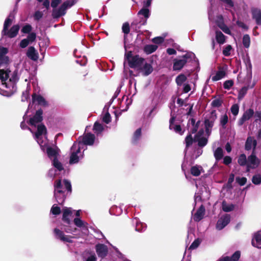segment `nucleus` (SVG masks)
Segmentation results:
<instances>
[{"instance_id": "1", "label": "nucleus", "mask_w": 261, "mask_h": 261, "mask_svg": "<svg viewBox=\"0 0 261 261\" xmlns=\"http://www.w3.org/2000/svg\"><path fill=\"white\" fill-rule=\"evenodd\" d=\"M42 111L40 109L36 111L35 115L29 120V124L33 127H37V132L35 134L34 139L39 144L43 151L46 150L48 158L52 160L53 166L59 171L63 169L62 164L58 160L59 155L58 149L47 145L46 138V129L45 126L41 123L42 120Z\"/></svg>"}, {"instance_id": "2", "label": "nucleus", "mask_w": 261, "mask_h": 261, "mask_svg": "<svg viewBox=\"0 0 261 261\" xmlns=\"http://www.w3.org/2000/svg\"><path fill=\"white\" fill-rule=\"evenodd\" d=\"M54 188V196L57 202L59 204H63L65 199V192H71L70 182L67 179H64L63 182L61 180H58L55 182Z\"/></svg>"}, {"instance_id": "3", "label": "nucleus", "mask_w": 261, "mask_h": 261, "mask_svg": "<svg viewBox=\"0 0 261 261\" xmlns=\"http://www.w3.org/2000/svg\"><path fill=\"white\" fill-rule=\"evenodd\" d=\"M204 136V131L203 129L199 130L198 133L195 135L194 139L193 140L191 134L187 136L185 139L186 147L185 150V154H189L190 151L189 149L192 145L193 141L198 142L199 147H202L205 146L207 143V139Z\"/></svg>"}, {"instance_id": "4", "label": "nucleus", "mask_w": 261, "mask_h": 261, "mask_svg": "<svg viewBox=\"0 0 261 261\" xmlns=\"http://www.w3.org/2000/svg\"><path fill=\"white\" fill-rule=\"evenodd\" d=\"M63 230L67 233H72L73 235H75L77 229L76 228H71V227L66 228L64 226L59 228H56L54 230V233L55 238L57 239L60 240L64 242H72L71 237L65 235Z\"/></svg>"}, {"instance_id": "5", "label": "nucleus", "mask_w": 261, "mask_h": 261, "mask_svg": "<svg viewBox=\"0 0 261 261\" xmlns=\"http://www.w3.org/2000/svg\"><path fill=\"white\" fill-rule=\"evenodd\" d=\"M83 144L74 142L70 148L69 164H73L79 162L84 156Z\"/></svg>"}, {"instance_id": "6", "label": "nucleus", "mask_w": 261, "mask_h": 261, "mask_svg": "<svg viewBox=\"0 0 261 261\" xmlns=\"http://www.w3.org/2000/svg\"><path fill=\"white\" fill-rule=\"evenodd\" d=\"M195 55L192 53L185 54L180 59H175L173 60V69L174 71L181 70L188 62L189 58L194 57Z\"/></svg>"}, {"instance_id": "7", "label": "nucleus", "mask_w": 261, "mask_h": 261, "mask_svg": "<svg viewBox=\"0 0 261 261\" xmlns=\"http://www.w3.org/2000/svg\"><path fill=\"white\" fill-rule=\"evenodd\" d=\"M73 2L66 1L59 9L54 8L52 16L54 18H58L65 14L66 9L74 5Z\"/></svg>"}, {"instance_id": "8", "label": "nucleus", "mask_w": 261, "mask_h": 261, "mask_svg": "<svg viewBox=\"0 0 261 261\" xmlns=\"http://www.w3.org/2000/svg\"><path fill=\"white\" fill-rule=\"evenodd\" d=\"M73 2L66 1L59 9L54 8L52 16L54 18H58L65 14L66 9L74 5Z\"/></svg>"}, {"instance_id": "9", "label": "nucleus", "mask_w": 261, "mask_h": 261, "mask_svg": "<svg viewBox=\"0 0 261 261\" xmlns=\"http://www.w3.org/2000/svg\"><path fill=\"white\" fill-rule=\"evenodd\" d=\"M95 140L94 135L91 133H87L85 134L83 137L79 139L78 144H83V150L86 149V145H92Z\"/></svg>"}, {"instance_id": "10", "label": "nucleus", "mask_w": 261, "mask_h": 261, "mask_svg": "<svg viewBox=\"0 0 261 261\" xmlns=\"http://www.w3.org/2000/svg\"><path fill=\"white\" fill-rule=\"evenodd\" d=\"M260 164V160L255 154L254 151L248 156L247 158V167L246 171L249 172L251 169H255L257 168Z\"/></svg>"}, {"instance_id": "11", "label": "nucleus", "mask_w": 261, "mask_h": 261, "mask_svg": "<svg viewBox=\"0 0 261 261\" xmlns=\"http://www.w3.org/2000/svg\"><path fill=\"white\" fill-rule=\"evenodd\" d=\"M73 212L70 207H65L62 210L63 217L62 220L68 224H70L73 217Z\"/></svg>"}, {"instance_id": "12", "label": "nucleus", "mask_w": 261, "mask_h": 261, "mask_svg": "<svg viewBox=\"0 0 261 261\" xmlns=\"http://www.w3.org/2000/svg\"><path fill=\"white\" fill-rule=\"evenodd\" d=\"M230 217L228 214H225L222 216L218 220L216 224V228L218 230H221L224 228L230 222Z\"/></svg>"}, {"instance_id": "13", "label": "nucleus", "mask_w": 261, "mask_h": 261, "mask_svg": "<svg viewBox=\"0 0 261 261\" xmlns=\"http://www.w3.org/2000/svg\"><path fill=\"white\" fill-rule=\"evenodd\" d=\"M144 63V59L143 58L139 56H135L129 61L128 64L131 68H141Z\"/></svg>"}, {"instance_id": "14", "label": "nucleus", "mask_w": 261, "mask_h": 261, "mask_svg": "<svg viewBox=\"0 0 261 261\" xmlns=\"http://www.w3.org/2000/svg\"><path fill=\"white\" fill-rule=\"evenodd\" d=\"M217 119V114L215 110L212 111L208 118L205 119L204 123L206 131L208 133L210 128H211L213 125L215 121Z\"/></svg>"}, {"instance_id": "15", "label": "nucleus", "mask_w": 261, "mask_h": 261, "mask_svg": "<svg viewBox=\"0 0 261 261\" xmlns=\"http://www.w3.org/2000/svg\"><path fill=\"white\" fill-rule=\"evenodd\" d=\"M36 38V34L34 32L30 33L27 38L22 39L20 43L19 46L22 48H25L30 43L35 41Z\"/></svg>"}, {"instance_id": "16", "label": "nucleus", "mask_w": 261, "mask_h": 261, "mask_svg": "<svg viewBox=\"0 0 261 261\" xmlns=\"http://www.w3.org/2000/svg\"><path fill=\"white\" fill-rule=\"evenodd\" d=\"M95 250L97 255L101 258L107 256L108 252L107 246L103 244H98L95 246Z\"/></svg>"}, {"instance_id": "17", "label": "nucleus", "mask_w": 261, "mask_h": 261, "mask_svg": "<svg viewBox=\"0 0 261 261\" xmlns=\"http://www.w3.org/2000/svg\"><path fill=\"white\" fill-rule=\"evenodd\" d=\"M254 114L255 113L253 109H249L247 110L238 121V125L240 126L242 125L246 121L250 119Z\"/></svg>"}, {"instance_id": "18", "label": "nucleus", "mask_w": 261, "mask_h": 261, "mask_svg": "<svg viewBox=\"0 0 261 261\" xmlns=\"http://www.w3.org/2000/svg\"><path fill=\"white\" fill-rule=\"evenodd\" d=\"M152 102L153 103V108L150 109L148 112V110H146L145 111V115H146V117L147 118H152L154 115L155 114V113H154V112L155 111L157 106L158 103L160 102V97L158 96H155L152 100Z\"/></svg>"}, {"instance_id": "19", "label": "nucleus", "mask_w": 261, "mask_h": 261, "mask_svg": "<svg viewBox=\"0 0 261 261\" xmlns=\"http://www.w3.org/2000/svg\"><path fill=\"white\" fill-rule=\"evenodd\" d=\"M19 29L20 27L18 24L14 25L9 30L8 29L6 32H3L2 33L3 35H6L9 38H14L18 34Z\"/></svg>"}, {"instance_id": "20", "label": "nucleus", "mask_w": 261, "mask_h": 261, "mask_svg": "<svg viewBox=\"0 0 261 261\" xmlns=\"http://www.w3.org/2000/svg\"><path fill=\"white\" fill-rule=\"evenodd\" d=\"M253 18L255 20L256 24L261 25V10L256 8L251 9Z\"/></svg>"}, {"instance_id": "21", "label": "nucleus", "mask_w": 261, "mask_h": 261, "mask_svg": "<svg viewBox=\"0 0 261 261\" xmlns=\"http://www.w3.org/2000/svg\"><path fill=\"white\" fill-rule=\"evenodd\" d=\"M27 55L29 58L34 61H37L39 58L38 53L33 46L29 47Z\"/></svg>"}, {"instance_id": "22", "label": "nucleus", "mask_w": 261, "mask_h": 261, "mask_svg": "<svg viewBox=\"0 0 261 261\" xmlns=\"http://www.w3.org/2000/svg\"><path fill=\"white\" fill-rule=\"evenodd\" d=\"M174 117L171 116V117L170 119L169 128L171 130H173L176 133H178L180 135H182L183 134V132H182L180 126L179 125L175 124L174 123Z\"/></svg>"}, {"instance_id": "23", "label": "nucleus", "mask_w": 261, "mask_h": 261, "mask_svg": "<svg viewBox=\"0 0 261 261\" xmlns=\"http://www.w3.org/2000/svg\"><path fill=\"white\" fill-rule=\"evenodd\" d=\"M257 144L256 141L254 139L253 137H248L247 139L246 143H245V149L247 150H250L252 148H253V151H254V150L256 148Z\"/></svg>"}, {"instance_id": "24", "label": "nucleus", "mask_w": 261, "mask_h": 261, "mask_svg": "<svg viewBox=\"0 0 261 261\" xmlns=\"http://www.w3.org/2000/svg\"><path fill=\"white\" fill-rule=\"evenodd\" d=\"M204 214L205 208L203 205L201 204L193 216L194 220L197 222L200 221L203 218Z\"/></svg>"}, {"instance_id": "25", "label": "nucleus", "mask_w": 261, "mask_h": 261, "mask_svg": "<svg viewBox=\"0 0 261 261\" xmlns=\"http://www.w3.org/2000/svg\"><path fill=\"white\" fill-rule=\"evenodd\" d=\"M8 49L6 48H2L0 50V65L7 64L9 62V58L6 56Z\"/></svg>"}, {"instance_id": "26", "label": "nucleus", "mask_w": 261, "mask_h": 261, "mask_svg": "<svg viewBox=\"0 0 261 261\" xmlns=\"http://www.w3.org/2000/svg\"><path fill=\"white\" fill-rule=\"evenodd\" d=\"M133 223L135 224V229L138 232H143L146 230V224L141 222L138 219L135 218Z\"/></svg>"}, {"instance_id": "27", "label": "nucleus", "mask_w": 261, "mask_h": 261, "mask_svg": "<svg viewBox=\"0 0 261 261\" xmlns=\"http://www.w3.org/2000/svg\"><path fill=\"white\" fill-rule=\"evenodd\" d=\"M32 101L33 102H37L41 106H44L47 105V102L42 96L36 94L32 96Z\"/></svg>"}, {"instance_id": "28", "label": "nucleus", "mask_w": 261, "mask_h": 261, "mask_svg": "<svg viewBox=\"0 0 261 261\" xmlns=\"http://www.w3.org/2000/svg\"><path fill=\"white\" fill-rule=\"evenodd\" d=\"M252 245L257 248H261V230L255 234L252 242Z\"/></svg>"}, {"instance_id": "29", "label": "nucleus", "mask_w": 261, "mask_h": 261, "mask_svg": "<svg viewBox=\"0 0 261 261\" xmlns=\"http://www.w3.org/2000/svg\"><path fill=\"white\" fill-rule=\"evenodd\" d=\"M138 15L140 17L141 16H144L145 20L142 23V24H144L146 22L147 19L150 16V11L148 8H143L138 12Z\"/></svg>"}, {"instance_id": "30", "label": "nucleus", "mask_w": 261, "mask_h": 261, "mask_svg": "<svg viewBox=\"0 0 261 261\" xmlns=\"http://www.w3.org/2000/svg\"><path fill=\"white\" fill-rule=\"evenodd\" d=\"M74 224L78 227L82 229H87V223L82 220L79 218H75L73 220Z\"/></svg>"}, {"instance_id": "31", "label": "nucleus", "mask_w": 261, "mask_h": 261, "mask_svg": "<svg viewBox=\"0 0 261 261\" xmlns=\"http://www.w3.org/2000/svg\"><path fill=\"white\" fill-rule=\"evenodd\" d=\"M225 75V71L223 69H220L215 75L212 77V80L213 81H218L223 78Z\"/></svg>"}, {"instance_id": "32", "label": "nucleus", "mask_w": 261, "mask_h": 261, "mask_svg": "<svg viewBox=\"0 0 261 261\" xmlns=\"http://www.w3.org/2000/svg\"><path fill=\"white\" fill-rule=\"evenodd\" d=\"M128 98L127 96H123L122 99L120 102V108L122 109V111H126L128 109L129 105L131 103V101L128 102Z\"/></svg>"}, {"instance_id": "33", "label": "nucleus", "mask_w": 261, "mask_h": 261, "mask_svg": "<svg viewBox=\"0 0 261 261\" xmlns=\"http://www.w3.org/2000/svg\"><path fill=\"white\" fill-rule=\"evenodd\" d=\"M158 47V45L155 44H148L144 46V51L146 54L149 55L154 52Z\"/></svg>"}, {"instance_id": "34", "label": "nucleus", "mask_w": 261, "mask_h": 261, "mask_svg": "<svg viewBox=\"0 0 261 261\" xmlns=\"http://www.w3.org/2000/svg\"><path fill=\"white\" fill-rule=\"evenodd\" d=\"M216 40L218 43L223 44L225 42V36L220 31H216Z\"/></svg>"}, {"instance_id": "35", "label": "nucleus", "mask_w": 261, "mask_h": 261, "mask_svg": "<svg viewBox=\"0 0 261 261\" xmlns=\"http://www.w3.org/2000/svg\"><path fill=\"white\" fill-rule=\"evenodd\" d=\"M202 170V168L201 166L195 165L191 167V173L193 176H198L200 174Z\"/></svg>"}, {"instance_id": "36", "label": "nucleus", "mask_w": 261, "mask_h": 261, "mask_svg": "<svg viewBox=\"0 0 261 261\" xmlns=\"http://www.w3.org/2000/svg\"><path fill=\"white\" fill-rule=\"evenodd\" d=\"M142 71L144 72V75H148L152 71V67L150 64L144 63L142 66Z\"/></svg>"}, {"instance_id": "37", "label": "nucleus", "mask_w": 261, "mask_h": 261, "mask_svg": "<svg viewBox=\"0 0 261 261\" xmlns=\"http://www.w3.org/2000/svg\"><path fill=\"white\" fill-rule=\"evenodd\" d=\"M234 206L232 204H228L225 201H223L222 203V208L225 212H231L233 210Z\"/></svg>"}, {"instance_id": "38", "label": "nucleus", "mask_w": 261, "mask_h": 261, "mask_svg": "<svg viewBox=\"0 0 261 261\" xmlns=\"http://www.w3.org/2000/svg\"><path fill=\"white\" fill-rule=\"evenodd\" d=\"M214 156L217 161L220 160L223 156V151L221 147H218L214 151Z\"/></svg>"}, {"instance_id": "39", "label": "nucleus", "mask_w": 261, "mask_h": 261, "mask_svg": "<svg viewBox=\"0 0 261 261\" xmlns=\"http://www.w3.org/2000/svg\"><path fill=\"white\" fill-rule=\"evenodd\" d=\"M238 162L241 166L247 167V159L245 154H241L238 158Z\"/></svg>"}, {"instance_id": "40", "label": "nucleus", "mask_w": 261, "mask_h": 261, "mask_svg": "<svg viewBox=\"0 0 261 261\" xmlns=\"http://www.w3.org/2000/svg\"><path fill=\"white\" fill-rule=\"evenodd\" d=\"M103 130V125L98 122H95L93 126V130L97 135L100 134Z\"/></svg>"}, {"instance_id": "41", "label": "nucleus", "mask_w": 261, "mask_h": 261, "mask_svg": "<svg viewBox=\"0 0 261 261\" xmlns=\"http://www.w3.org/2000/svg\"><path fill=\"white\" fill-rule=\"evenodd\" d=\"M191 124L192 125V127L190 128V132L192 134H194L196 132L198 128V123L199 121L197 122L195 124V121L194 119H191L190 120Z\"/></svg>"}, {"instance_id": "42", "label": "nucleus", "mask_w": 261, "mask_h": 261, "mask_svg": "<svg viewBox=\"0 0 261 261\" xmlns=\"http://www.w3.org/2000/svg\"><path fill=\"white\" fill-rule=\"evenodd\" d=\"M228 118L226 114L221 115L220 118V124L223 128H225V125L228 122Z\"/></svg>"}, {"instance_id": "43", "label": "nucleus", "mask_w": 261, "mask_h": 261, "mask_svg": "<svg viewBox=\"0 0 261 261\" xmlns=\"http://www.w3.org/2000/svg\"><path fill=\"white\" fill-rule=\"evenodd\" d=\"M187 80L185 75L181 74L177 76L176 78V83L178 86H181L184 82Z\"/></svg>"}, {"instance_id": "44", "label": "nucleus", "mask_w": 261, "mask_h": 261, "mask_svg": "<svg viewBox=\"0 0 261 261\" xmlns=\"http://www.w3.org/2000/svg\"><path fill=\"white\" fill-rule=\"evenodd\" d=\"M141 136V129L140 128L137 129L134 133L133 142L134 143H136L138 140L140 138Z\"/></svg>"}, {"instance_id": "45", "label": "nucleus", "mask_w": 261, "mask_h": 261, "mask_svg": "<svg viewBox=\"0 0 261 261\" xmlns=\"http://www.w3.org/2000/svg\"><path fill=\"white\" fill-rule=\"evenodd\" d=\"M54 168L50 169L48 171V176L51 178H53L56 176V175L59 174V172L62 171L64 170V169L62 170L59 171L57 168H55L54 166Z\"/></svg>"}, {"instance_id": "46", "label": "nucleus", "mask_w": 261, "mask_h": 261, "mask_svg": "<svg viewBox=\"0 0 261 261\" xmlns=\"http://www.w3.org/2000/svg\"><path fill=\"white\" fill-rule=\"evenodd\" d=\"M250 38L248 35H244L243 38V44L245 47L248 48L250 46Z\"/></svg>"}, {"instance_id": "47", "label": "nucleus", "mask_w": 261, "mask_h": 261, "mask_svg": "<svg viewBox=\"0 0 261 261\" xmlns=\"http://www.w3.org/2000/svg\"><path fill=\"white\" fill-rule=\"evenodd\" d=\"M12 22V20L10 17H8L5 21L4 24V28L2 31L3 32H6L7 30L8 29L9 27L11 24Z\"/></svg>"}, {"instance_id": "48", "label": "nucleus", "mask_w": 261, "mask_h": 261, "mask_svg": "<svg viewBox=\"0 0 261 261\" xmlns=\"http://www.w3.org/2000/svg\"><path fill=\"white\" fill-rule=\"evenodd\" d=\"M84 261H97L96 255L93 252H91L87 257H84Z\"/></svg>"}, {"instance_id": "49", "label": "nucleus", "mask_w": 261, "mask_h": 261, "mask_svg": "<svg viewBox=\"0 0 261 261\" xmlns=\"http://www.w3.org/2000/svg\"><path fill=\"white\" fill-rule=\"evenodd\" d=\"M221 2H222L226 7V9L228 8H232L234 6L233 2L232 0H220Z\"/></svg>"}, {"instance_id": "50", "label": "nucleus", "mask_w": 261, "mask_h": 261, "mask_svg": "<svg viewBox=\"0 0 261 261\" xmlns=\"http://www.w3.org/2000/svg\"><path fill=\"white\" fill-rule=\"evenodd\" d=\"M222 103V101L220 98H216L212 101L211 105L213 107L219 108L221 106Z\"/></svg>"}, {"instance_id": "51", "label": "nucleus", "mask_w": 261, "mask_h": 261, "mask_svg": "<svg viewBox=\"0 0 261 261\" xmlns=\"http://www.w3.org/2000/svg\"><path fill=\"white\" fill-rule=\"evenodd\" d=\"M252 182L255 185H259L261 184V175L256 174L254 175L252 179Z\"/></svg>"}, {"instance_id": "52", "label": "nucleus", "mask_w": 261, "mask_h": 261, "mask_svg": "<svg viewBox=\"0 0 261 261\" xmlns=\"http://www.w3.org/2000/svg\"><path fill=\"white\" fill-rule=\"evenodd\" d=\"M230 111H231V113L234 116H236L238 114L239 111V107L238 105H237V104L233 105L230 108Z\"/></svg>"}, {"instance_id": "53", "label": "nucleus", "mask_w": 261, "mask_h": 261, "mask_svg": "<svg viewBox=\"0 0 261 261\" xmlns=\"http://www.w3.org/2000/svg\"><path fill=\"white\" fill-rule=\"evenodd\" d=\"M32 30V26L29 24H27L22 27V28L21 29V32H22L23 33H24V34L29 33V34L30 33H31L30 32H31Z\"/></svg>"}, {"instance_id": "54", "label": "nucleus", "mask_w": 261, "mask_h": 261, "mask_svg": "<svg viewBox=\"0 0 261 261\" xmlns=\"http://www.w3.org/2000/svg\"><path fill=\"white\" fill-rule=\"evenodd\" d=\"M110 212L111 213H114L115 215H119L122 213V210L121 207H118L116 206H113L111 208Z\"/></svg>"}, {"instance_id": "55", "label": "nucleus", "mask_w": 261, "mask_h": 261, "mask_svg": "<svg viewBox=\"0 0 261 261\" xmlns=\"http://www.w3.org/2000/svg\"><path fill=\"white\" fill-rule=\"evenodd\" d=\"M50 211L53 215H59L61 213V209L59 206L54 204L52 206Z\"/></svg>"}, {"instance_id": "56", "label": "nucleus", "mask_w": 261, "mask_h": 261, "mask_svg": "<svg viewBox=\"0 0 261 261\" xmlns=\"http://www.w3.org/2000/svg\"><path fill=\"white\" fill-rule=\"evenodd\" d=\"M225 33L230 35L231 32L228 27L225 23H221L219 27Z\"/></svg>"}, {"instance_id": "57", "label": "nucleus", "mask_w": 261, "mask_h": 261, "mask_svg": "<svg viewBox=\"0 0 261 261\" xmlns=\"http://www.w3.org/2000/svg\"><path fill=\"white\" fill-rule=\"evenodd\" d=\"M122 30L124 34H128L130 31L129 23L127 22L123 23L122 25Z\"/></svg>"}, {"instance_id": "58", "label": "nucleus", "mask_w": 261, "mask_h": 261, "mask_svg": "<svg viewBox=\"0 0 261 261\" xmlns=\"http://www.w3.org/2000/svg\"><path fill=\"white\" fill-rule=\"evenodd\" d=\"M232 47L231 45H227L223 50V54L225 56H229L230 55L231 50Z\"/></svg>"}, {"instance_id": "59", "label": "nucleus", "mask_w": 261, "mask_h": 261, "mask_svg": "<svg viewBox=\"0 0 261 261\" xmlns=\"http://www.w3.org/2000/svg\"><path fill=\"white\" fill-rule=\"evenodd\" d=\"M200 243V241L199 239L195 240L190 245L189 247V249L193 250L197 248Z\"/></svg>"}, {"instance_id": "60", "label": "nucleus", "mask_w": 261, "mask_h": 261, "mask_svg": "<svg viewBox=\"0 0 261 261\" xmlns=\"http://www.w3.org/2000/svg\"><path fill=\"white\" fill-rule=\"evenodd\" d=\"M233 85V82L232 80H228L225 81L223 84V87L225 89H229Z\"/></svg>"}, {"instance_id": "61", "label": "nucleus", "mask_w": 261, "mask_h": 261, "mask_svg": "<svg viewBox=\"0 0 261 261\" xmlns=\"http://www.w3.org/2000/svg\"><path fill=\"white\" fill-rule=\"evenodd\" d=\"M240 252L239 251L235 252L230 258L231 261H238L240 257Z\"/></svg>"}, {"instance_id": "62", "label": "nucleus", "mask_w": 261, "mask_h": 261, "mask_svg": "<svg viewBox=\"0 0 261 261\" xmlns=\"http://www.w3.org/2000/svg\"><path fill=\"white\" fill-rule=\"evenodd\" d=\"M43 16V13L40 11H37L34 14V18L35 20H39Z\"/></svg>"}, {"instance_id": "63", "label": "nucleus", "mask_w": 261, "mask_h": 261, "mask_svg": "<svg viewBox=\"0 0 261 261\" xmlns=\"http://www.w3.org/2000/svg\"><path fill=\"white\" fill-rule=\"evenodd\" d=\"M236 180L240 186H244L247 182L246 177H237Z\"/></svg>"}, {"instance_id": "64", "label": "nucleus", "mask_w": 261, "mask_h": 261, "mask_svg": "<svg viewBox=\"0 0 261 261\" xmlns=\"http://www.w3.org/2000/svg\"><path fill=\"white\" fill-rule=\"evenodd\" d=\"M215 22L218 27H220L221 23H224L223 16L221 15L217 16Z\"/></svg>"}]
</instances>
